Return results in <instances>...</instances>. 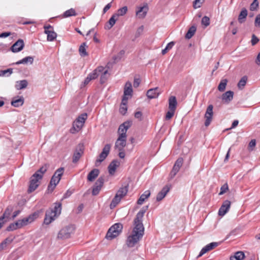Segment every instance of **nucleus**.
I'll return each mask as SVG.
<instances>
[{
    "label": "nucleus",
    "mask_w": 260,
    "mask_h": 260,
    "mask_svg": "<svg viewBox=\"0 0 260 260\" xmlns=\"http://www.w3.org/2000/svg\"><path fill=\"white\" fill-rule=\"evenodd\" d=\"M146 210L141 209L136 215L134 220V229L131 235L127 237L126 244L129 247H132L137 244L144 234V227L142 223L143 217Z\"/></svg>",
    "instance_id": "1"
},
{
    "label": "nucleus",
    "mask_w": 260,
    "mask_h": 260,
    "mask_svg": "<svg viewBox=\"0 0 260 260\" xmlns=\"http://www.w3.org/2000/svg\"><path fill=\"white\" fill-rule=\"evenodd\" d=\"M132 121H126L120 124L118 128L119 137L116 141L115 148L118 151L123 150L126 144V132L132 126Z\"/></svg>",
    "instance_id": "2"
},
{
    "label": "nucleus",
    "mask_w": 260,
    "mask_h": 260,
    "mask_svg": "<svg viewBox=\"0 0 260 260\" xmlns=\"http://www.w3.org/2000/svg\"><path fill=\"white\" fill-rule=\"evenodd\" d=\"M61 203H55L53 208H50L46 211L44 223L47 225L51 223L61 213Z\"/></svg>",
    "instance_id": "3"
},
{
    "label": "nucleus",
    "mask_w": 260,
    "mask_h": 260,
    "mask_svg": "<svg viewBox=\"0 0 260 260\" xmlns=\"http://www.w3.org/2000/svg\"><path fill=\"white\" fill-rule=\"evenodd\" d=\"M129 185L128 184L122 185L117 191L114 198L113 199L110 207L111 209L115 208L120 202L121 199L125 196L128 192Z\"/></svg>",
    "instance_id": "4"
},
{
    "label": "nucleus",
    "mask_w": 260,
    "mask_h": 260,
    "mask_svg": "<svg viewBox=\"0 0 260 260\" xmlns=\"http://www.w3.org/2000/svg\"><path fill=\"white\" fill-rule=\"evenodd\" d=\"M64 172V168L62 167L58 168L56 170L54 174L52 176L49 184L48 186V190L52 192L57 184L60 180L61 177L62 176Z\"/></svg>",
    "instance_id": "5"
},
{
    "label": "nucleus",
    "mask_w": 260,
    "mask_h": 260,
    "mask_svg": "<svg viewBox=\"0 0 260 260\" xmlns=\"http://www.w3.org/2000/svg\"><path fill=\"white\" fill-rule=\"evenodd\" d=\"M87 118L86 113L80 115L73 122V127L71 129V133L75 134L80 131L84 125L85 120Z\"/></svg>",
    "instance_id": "6"
},
{
    "label": "nucleus",
    "mask_w": 260,
    "mask_h": 260,
    "mask_svg": "<svg viewBox=\"0 0 260 260\" xmlns=\"http://www.w3.org/2000/svg\"><path fill=\"white\" fill-rule=\"evenodd\" d=\"M123 228L122 224L120 223L114 224L108 231L106 238L112 240L118 236L121 232Z\"/></svg>",
    "instance_id": "7"
},
{
    "label": "nucleus",
    "mask_w": 260,
    "mask_h": 260,
    "mask_svg": "<svg viewBox=\"0 0 260 260\" xmlns=\"http://www.w3.org/2000/svg\"><path fill=\"white\" fill-rule=\"evenodd\" d=\"M75 228L72 225H68L62 229L58 232L57 238L60 239H66L71 237L72 234L74 233Z\"/></svg>",
    "instance_id": "8"
},
{
    "label": "nucleus",
    "mask_w": 260,
    "mask_h": 260,
    "mask_svg": "<svg viewBox=\"0 0 260 260\" xmlns=\"http://www.w3.org/2000/svg\"><path fill=\"white\" fill-rule=\"evenodd\" d=\"M41 180V176L37 174H34L30 177L29 185L27 192L31 193L35 191L39 185V181Z\"/></svg>",
    "instance_id": "9"
},
{
    "label": "nucleus",
    "mask_w": 260,
    "mask_h": 260,
    "mask_svg": "<svg viewBox=\"0 0 260 260\" xmlns=\"http://www.w3.org/2000/svg\"><path fill=\"white\" fill-rule=\"evenodd\" d=\"M111 149V145L107 144L103 148L102 152L99 156V158L95 162V166H99L101 163L104 161L108 155Z\"/></svg>",
    "instance_id": "10"
},
{
    "label": "nucleus",
    "mask_w": 260,
    "mask_h": 260,
    "mask_svg": "<svg viewBox=\"0 0 260 260\" xmlns=\"http://www.w3.org/2000/svg\"><path fill=\"white\" fill-rule=\"evenodd\" d=\"M104 181L105 179L103 176H101L98 178L93 186L92 190V194L93 196H96L99 194L104 185Z\"/></svg>",
    "instance_id": "11"
},
{
    "label": "nucleus",
    "mask_w": 260,
    "mask_h": 260,
    "mask_svg": "<svg viewBox=\"0 0 260 260\" xmlns=\"http://www.w3.org/2000/svg\"><path fill=\"white\" fill-rule=\"evenodd\" d=\"M39 213L40 212L39 211H37L29 215L28 217L26 218L19 220L20 223H21L22 224V227L27 225V224L33 222L35 219H36L39 217Z\"/></svg>",
    "instance_id": "12"
},
{
    "label": "nucleus",
    "mask_w": 260,
    "mask_h": 260,
    "mask_svg": "<svg viewBox=\"0 0 260 260\" xmlns=\"http://www.w3.org/2000/svg\"><path fill=\"white\" fill-rule=\"evenodd\" d=\"M213 106L212 105H210L208 106L206 111L205 114V118L206 119L205 122V125L208 126L210 125L213 115Z\"/></svg>",
    "instance_id": "13"
},
{
    "label": "nucleus",
    "mask_w": 260,
    "mask_h": 260,
    "mask_svg": "<svg viewBox=\"0 0 260 260\" xmlns=\"http://www.w3.org/2000/svg\"><path fill=\"white\" fill-rule=\"evenodd\" d=\"M231 205V203L230 201H224L218 210V215L221 216H224L229 210Z\"/></svg>",
    "instance_id": "14"
},
{
    "label": "nucleus",
    "mask_w": 260,
    "mask_h": 260,
    "mask_svg": "<svg viewBox=\"0 0 260 260\" xmlns=\"http://www.w3.org/2000/svg\"><path fill=\"white\" fill-rule=\"evenodd\" d=\"M24 46L23 41L19 39L12 46L11 49L13 52H17L22 50Z\"/></svg>",
    "instance_id": "15"
},
{
    "label": "nucleus",
    "mask_w": 260,
    "mask_h": 260,
    "mask_svg": "<svg viewBox=\"0 0 260 260\" xmlns=\"http://www.w3.org/2000/svg\"><path fill=\"white\" fill-rule=\"evenodd\" d=\"M218 246V243L217 242H212L208 245H207L206 246L203 247L202 250H201L199 255H198V257H200L202 256L203 254L206 253L207 252L214 249L215 247H217Z\"/></svg>",
    "instance_id": "16"
},
{
    "label": "nucleus",
    "mask_w": 260,
    "mask_h": 260,
    "mask_svg": "<svg viewBox=\"0 0 260 260\" xmlns=\"http://www.w3.org/2000/svg\"><path fill=\"white\" fill-rule=\"evenodd\" d=\"M158 90V87L149 89L146 94L148 98L150 99L157 98L160 94V92Z\"/></svg>",
    "instance_id": "17"
},
{
    "label": "nucleus",
    "mask_w": 260,
    "mask_h": 260,
    "mask_svg": "<svg viewBox=\"0 0 260 260\" xmlns=\"http://www.w3.org/2000/svg\"><path fill=\"white\" fill-rule=\"evenodd\" d=\"M24 102V99L22 96L14 97L11 101V105L14 107H19L23 105Z\"/></svg>",
    "instance_id": "18"
},
{
    "label": "nucleus",
    "mask_w": 260,
    "mask_h": 260,
    "mask_svg": "<svg viewBox=\"0 0 260 260\" xmlns=\"http://www.w3.org/2000/svg\"><path fill=\"white\" fill-rule=\"evenodd\" d=\"M83 153V149L82 148V146L79 145V149H77L74 153L73 156V162H77L79 160Z\"/></svg>",
    "instance_id": "19"
},
{
    "label": "nucleus",
    "mask_w": 260,
    "mask_h": 260,
    "mask_svg": "<svg viewBox=\"0 0 260 260\" xmlns=\"http://www.w3.org/2000/svg\"><path fill=\"white\" fill-rule=\"evenodd\" d=\"M170 188L168 186H165L162 188L161 190L159 191L156 196V200L160 201L165 198L167 193L169 191Z\"/></svg>",
    "instance_id": "20"
},
{
    "label": "nucleus",
    "mask_w": 260,
    "mask_h": 260,
    "mask_svg": "<svg viewBox=\"0 0 260 260\" xmlns=\"http://www.w3.org/2000/svg\"><path fill=\"white\" fill-rule=\"evenodd\" d=\"M234 92L231 90L228 91L222 94V100L225 103H230L233 99Z\"/></svg>",
    "instance_id": "21"
},
{
    "label": "nucleus",
    "mask_w": 260,
    "mask_h": 260,
    "mask_svg": "<svg viewBox=\"0 0 260 260\" xmlns=\"http://www.w3.org/2000/svg\"><path fill=\"white\" fill-rule=\"evenodd\" d=\"M148 9V7L147 6L140 7L139 10L136 12L137 16L139 18H144L146 15Z\"/></svg>",
    "instance_id": "22"
},
{
    "label": "nucleus",
    "mask_w": 260,
    "mask_h": 260,
    "mask_svg": "<svg viewBox=\"0 0 260 260\" xmlns=\"http://www.w3.org/2000/svg\"><path fill=\"white\" fill-rule=\"evenodd\" d=\"M100 173L99 170L94 169L90 171L87 175V180L89 181L92 182L98 176Z\"/></svg>",
    "instance_id": "23"
},
{
    "label": "nucleus",
    "mask_w": 260,
    "mask_h": 260,
    "mask_svg": "<svg viewBox=\"0 0 260 260\" xmlns=\"http://www.w3.org/2000/svg\"><path fill=\"white\" fill-rule=\"evenodd\" d=\"M247 15H248V12H247V10H246V9L245 8H243L241 10V11L240 12V13L238 16V22L241 24L244 23L246 20V18L247 16Z\"/></svg>",
    "instance_id": "24"
},
{
    "label": "nucleus",
    "mask_w": 260,
    "mask_h": 260,
    "mask_svg": "<svg viewBox=\"0 0 260 260\" xmlns=\"http://www.w3.org/2000/svg\"><path fill=\"white\" fill-rule=\"evenodd\" d=\"M119 165L118 161L113 160L108 166V171L110 175H113L116 171L117 167Z\"/></svg>",
    "instance_id": "25"
},
{
    "label": "nucleus",
    "mask_w": 260,
    "mask_h": 260,
    "mask_svg": "<svg viewBox=\"0 0 260 260\" xmlns=\"http://www.w3.org/2000/svg\"><path fill=\"white\" fill-rule=\"evenodd\" d=\"M177 105V100L175 96H171L169 99V110H175L176 109Z\"/></svg>",
    "instance_id": "26"
},
{
    "label": "nucleus",
    "mask_w": 260,
    "mask_h": 260,
    "mask_svg": "<svg viewBox=\"0 0 260 260\" xmlns=\"http://www.w3.org/2000/svg\"><path fill=\"white\" fill-rule=\"evenodd\" d=\"M34 60V58L32 56H27L26 57H24V58L22 59L21 60L18 61L15 63L16 64H31Z\"/></svg>",
    "instance_id": "27"
},
{
    "label": "nucleus",
    "mask_w": 260,
    "mask_h": 260,
    "mask_svg": "<svg viewBox=\"0 0 260 260\" xmlns=\"http://www.w3.org/2000/svg\"><path fill=\"white\" fill-rule=\"evenodd\" d=\"M150 196V191L149 190L145 191L140 197L137 201V204L139 205H142L146 199L148 198Z\"/></svg>",
    "instance_id": "28"
},
{
    "label": "nucleus",
    "mask_w": 260,
    "mask_h": 260,
    "mask_svg": "<svg viewBox=\"0 0 260 260\" xmlns=\"http://www.w3.org/2000/svg\"><path fill=\"white\" fill-rule=\"evenodd\" d=\"M127 98L123 97L122 101V103L120 105L119 112L122 115H124L127 110L126 103H127Z\"/></svg>",
    "instance_id": "29"
},
{
    "label": "nucleus",
    "mask_w": 260,
    "mask_h": 260,
    "mask_svg": "<svg viewBox=\"0 0 260 260\" xmlns=\"http://www.w3.org/2000/svg\"><path fill=\"white\" fill-rule=\"evenodd\" d=\"M245 257V254L242 251H238L235 253L234 255L230 257V260H242Z\"/></svg>",
    "instance_id": "30"
},
{
    "label": "nucleus",
    "mask_w": 260,
    "mask_h": 260,
    "mask_svg": "<svg viewBox=\"0 0 260 260\" xmlns=\"http://www.w3.org/2000/svg\"><path fill=\"white\" fill-rule=\"evenodd\" d=\"M133 92V89L132 86V84L129 82H127L126 83L124 90V95L125 98L126 95H131Z\"/></svg>",
    "instance_id": "31"
},
{
    "label": "nucleus",
    "mask_w": 260,
    "mask_h": 260,
    "mask_svg": "<svg viewBox=\"0 0 260 260\" xmlns=\"http://www.w3.org/2000/svg\"><path fill=\"white\" fill-rule=\"evenodd\" d=\"M44 32L47 35V40L52 41L55 40L57 37V34L53 30H46Z\"/></svg>",
    "instance_id": "32"
},
{
    "label": "nucleus",
    "mask_w": 260,
    "mask_h": 260,
    "mask_svg": "<svg viewBox=\"0 0 260 260\" xmlns=\"http://www.w3.org/2000/svg\"><path fill=\"white\" fill-rule=\"evenodd\" d=\"M27 85V81L25 80H23L16 82V87L17 89L20 90L26 88Z\"/></svg>",
    "instance_id": "33"
},
{
    "label": "nucleus",
    "mask_w": 260,
    "mask_h": 260,
    "mask_svg": "<svg viewBox=\"0 0 260 260\" xmlns=\"http://www.w3.org/2000/svg\"><path fill=\"white\" fill-rule=\"evenodd\" d=\"M77 15L76 11L73 8H71L69 10L66 11L62 14V16L64 18L69 17L71 16H75Z\"/></svg>",
    "instance_id": "34"
},
{
    "label": "nucleus",
    "mask_w": 260,
    "mask_h": 260,
    "mask_svg": "<svg viewBox=\"0 0 260 260\" xmlns=\"http://www.w3.org/2000/svg\"><path fill=\"white\" fill-rule=\"evenodd\" d=\"M12 211V207L7 208L3 214V216L1 217V220H4L5 221H6L8 219H9Z\"/></svg>",
    "instance_id": "35"
},
{
    "label": "nucleus",
    "mask_w": 260,
    "mask_h": 260,
    "mask_svg": "<svg viewBox=\"0 0 260 260\" xmlns=\"http://www.w3.org/2000/svg\"><path fill=\"white\" fill-rule=\"evenodd\" d=\"M14 237L9 236L6 238L3 242L1 243V249H3L7 247V245L10 244L14 240Z\"/></svg>",
    "instance_id": "36"
},
{
    "label": "nucleus",
    "mask_w": 260,
    "mask_h": 260,
    "mask_svg": "<svg viewBox=\"0 0 260 260\" xmlns=\"http://www.w3.org/2000/svg\"><path fill=\"white\" fill-rule=\"evenodd\" d=\"M127 12V7L126 6H124L122 8H121L117 10L116 13L114 14L117 16V18H118L119 16H122L124 15Z\"/></svg>",
    "instance_id": "37"
},
{
    "label": "nucleus",
    "mask_w": 260,
    "mask_h": 260,
    "mask_svg": "<svg viewBox=\"0 0 260 260\" xmlns=\"http://www.w3.org/2000/svg\"><path fill=\"white\" fill-rule=\"evenodd\" d=\"M196 31V27L194 26H191L188 30L187 31L186 35L185 38L187 39H189L194 35Z\"/></svg>",
    "instance_id": "38"
},
{
    "label": "nucleus",
    "mask_w": 260,
    "mask_h": 260,
    "mask_svg": "<svg viewBox=\"0 0 260 260\" xmlns=\"http://www.w3.org/2000/svg\"><path fill=\"white\" fill-rule=\"evenodd\" d=\"M227 83H228L227 79H222L220 81V82L219 83V84L218 86V90L221 92L223 91L226 88Z\"/></svg>",
    "instance_id": "39"
},
{
    "label": "nucleus",
    "mask_w": 260,
    "mask_h": 260,
    "mask_svg": "<svg viewBox=\"0 0 260 260\" xmlns=\"http://www.w3.org/2000/svg\"><path fill=\"white\" fill-rule=\"evenodd\" d=\"M48 167V165L46 164L41 167L37 171L35 172V174H37L39 175H41L42 179L43 176V174L47 171Z\"/></svg>",
    "instance_id": "40"
},
{
    "label": "nucleus",
    "mask_w": 260,
    "mask_h": 260,
    "mask_svg": "<svg viewBox=\"0 0 260 260\" xmlns=\"http://www.w3.org/2000/svg\"><path fill=\"white\" fill-rule=\"evenodd\" d=\"M79 51L81 56H85L87 55V53L86 51V44L85 43H82L80 45Z\"/></svg>",
    "instance_id": "41"
},
{
    "label": "nucleus",
    "mask_w": 260,
    "mask_h": 260,
    "mask_svg": "<svg viewBox=\"0 0 260 260\" xmlns=\"http://www.w3.org/2000/svg\"><path fill=\"white\" fill-rule=\"evenodd\" d=\"M183 164V159L182 157H179L176 160L173 167L179 171Z\"/></svg>",
    "instance_id": "42"
},
{
    "label": "nucleus",
    "mask_w": 260,
    "mask_h": 260,
    "mask_svg": "<svg viewBox=\"0 0 260 260\" xmlns=\"http://www.w3.org/2000/svg\"><path fill=\"white\" fill-rule=\"evenodd\" d=\"M183 164V159L182 157H179L176 160L173 167L179 171Z\"/></svg>",
    "instance_id": "43"
},
{
    "label": "nucleus",
    "mask_w": 260,
    "mask_h": 260,
    "mask_svg": "<svg viewBox=\"0 0 260 260\" xmlns=\"http://www.w3.org/2000/svg\"><path fill=\"white\" fill-rule=\"evenodd\" d=\"M183 164V159L182 157H179L176 160L173 167L179 171Z\"/></svg>",
    "instance_id": "44"
},
{
    "label": "nucleus",
    "mask_w": 260,
    "mask_h": 260,
    "mask_svg": "<svg viewBox=\"0 0 260 260\" xmlns=\"http://www.w3.org/2000/svg\"><path fill=\"white\" fill-rule=\"evenodd\" d=\"M247 80V77L246 76H243L239 81L238 83V87L240 89H242L246 85Z\"/></svg>",
    "instance_id": "45"
},
{
    "label": "nucleus",
    "mask_w": 260,
    "mask_h": 260,
    "mask_svg": "<svg viewBox=\"0 0 260 260\" xmlns=\"http://www.w3.org/2000/svg\"><path fill=\"white\" fill-rule=\"evenodd\" d=\"M117 19L118 18H117V16H115V14H113L108 21V23L109 25L108 29H110L115 24V22Z\"/></svg>",
    "instance_id": "46"
},
{
    "label": "nucleus",
    "mask_w": 260,
    "mask_h": 260,
    "mask_svg": "<svg viewBox=\"0 0 260 260\" xmlns=\"http://www.w3.org/2000/svg\"><path fill=\"white\" fill-rule=\"evenodd\" d=\"M259 5L258 0H254L250 5V10L253 11L257 10Z\"/></svg>",
    "instance_id": "47"
},
{
    "label": "nucleus",
    "mask_w": 260,
    "mask_h": 260,
    "mask_svg": "<svg viewBox=\"0 0 260 260\" xmlns=\"http://www.w3.org/2000/svg\"><path fill=\"white\" fill-rule=\"evenodd\" d=\"M178 172L179 170L173 167L172 171H171L169 174V179H172L173 178H174Z\"/></svg>",
    "instance_id": "48"
},
{
    "label": "nucleus",
    "mask_w": 260,
    "mask_h": 260,
    "mask_svg": "<svg viewBox=\"0 0 260 260\" xmlns=\"http://www.w3.org/2000/svg\"><path fill=\"white\" fill-rule=\"evenodd\" d=\"M229 189L228 185L227 183L224 184L220 188V191L219 195H222L225 193Z\"/></svg>",
    "instance_id": "49"
},
{
    "label": "nucleus",
    "mask_w": 260,
    "mask_h": 260,
    "mask_svg": "<svg viewBox=\"0 0 260 260\" xmlns=\"http://www.w3.org/2000/svg\"><path fill=\"white\" fill-rule=\"evenodd\" d=\"M107 74H108V70H105L104 73H102L101 76V79H100V82H101V83L103 84L105 82L106 80H107Z\"/></svg>",
    "instance_id": "50"
},
{
    "label": "nucleus",
    "mask_w": 260,
    "mask_h": 260,
    "mask_svg": "<svg viewBox=\"0 0 260 260\" xmlns=\"http://www.w3.org/2000/svg\"><path fill=\"white\" fill-rule=\"evenodd\" d=\"M175 111V110H170L168 111L166 115V119L167 120H170L174 116Z\"/></svg>",
    "instance_id": "51"
},
{
    "label": "nucleus",
    "mask_w": 260,
    "mask_h": 260,
    "mask_svg": "<svg viewBox=\"0 0 260 260\" xmlns=\"http://www.w3.org/2000/svg\"><path fill=\"white\" fill-rule=\"evenodd\" d=\"M143 30H144V26L143 25H141V26L138 27L136 32V34H135V37L138 38V37H140L142 34Z\"/></svg>",
    "instance_id": "52"
},
{
    "label": "nucleus",
    "mask_w": 260,
    "mask_h": 260,
    "mask_svg": "<svg viewBox=\"0 0 260 260\" xmlns=\"http://www.w3.org/2000/svg\"><path fill=\"white\" fill-rule=\"evenodd\" d=\"M202 24L205 26H207L210 24V19L207 16H204L202 19Z\"/></svg>",
    "instance_id": "53"
},
{
    "label": "nucleus",
    "mask_w": 260,
    "mask_h": 260,
    "mask_svg": "<svg viewBox=\"0 0 260 260\" xmlns=\"http://www.w3.org/2000/svg\"><path fill=\"white\" fill-rule=\"evenodd\" d=\"M12 73V69H8L6 70L1 71V76H9Z\"/></svg>",
    "instance_id": "54"
},
{
    "label": "nucleus",
    "mask_w": 260,
    "mask_h": 260,
    "mask_svg": "<svg viewBox=\"0 0 260 260\" xmlns=\"http://www.w3.org/2000/svg\"><path fill=\"white\" fill-rule=\"evenodd\" d=\"M204 0H195L193 2V7L195 9L201 7L202 4L204 2Z\"/></svg>",
    "instance_id": "55"
},
{
    "label": "nucleus",
    "mask_w": 260,
    "mask_h": 260,
    "mask_svg": "<svg viewBox=\"0 0 260 260\" xmlns=\"http://www.w3.org/2000/svg\"><path fill=\"white\" fill-rule=\"evenodd\" d=\"M99 74L96 72V71L94 70L92 73L89 74L88 76L89 77V78L91 80H93L96 79L98 76Z\"/></svg>",
    "instance_id": "56"
},
{
    "label": "nucleus",
    "mask_w": 260,
    "mask_h": 260,
    "mask_svg": "<svg viewBox=\"0 0 260 260\" xmlns=\"http://www.w3.org/2000/svg\"><path fill=\"white\" fill-rule=\"evenodd\" d=\"M256 141L255 139H252L250 141L248 144V148L249 150L252 151L253 150V148L255 146Z\"/></svg>",
    "instance_id": "57"
},
{
    "label": "nucleus",
    "mask_w": 260,
    "mask_h": 260,
    "mask_svg": "<svg viewBox=\"0 0 260 260\" xmlns=\"http://www.w3.org/2000/svg\"><path fill=\"white\" fill-rule=\"evenodd\" d=\"M259 41L258 38L255 35H252V38L251 40V44L252 46L255 45L256 44H257Z\"/></svg>",
    "instance_id": "58"
},
{
    "label": "nucleus",
    "mask_w": 260,
    "mask_h": 260,
    "mask_svg": "<svg viewBox=\"0 0 260 260\" xmlns=\"http://www.w3.org/2000/svg\"><path fill=\"white\" fill-rule=\"evenodd\" d=\"M254 24L256 27H260V14H258L256 16Z\"/></svg>",
    "instance_id": "59"
},
{
    "label": "nucleus",
    "mask_w": 260,
    "mask_h": 260,
    "mask_svg": "<svg viewBox=\"0 0 260 260\" xmlns=\"http://www.w3.org/2000/svg\"><path fill=\"white\" fill-rule=\"evenodd\" d=\"M141 82V80L139 78H135L133 83V86L135 88L138 87Z\"/></svg>",
    "instance_id": "60"
},
{
    "label": "nucleus",
    "mask_w": 260,
    "mask_h": 260,
    "mask_svg": "<svg viewBox=\"0 0 260 260\" xmlns=\"http://www.w3.org/2000/svg\"><path fill=\"white\" fill-rule=\"evenodd\" d=\"M17 230L14 223H11L7 228V231H12Z\"/></svg>",
    "instance_id": "61"
},
{
    "label": "nucleus",
    "mask_w": 260,
    "mask_h": 260,
    "mask_svg": "<svg viewBox=\"0 0 260 260\" xmlns=\"http://www.w3.org/2000/svg\"><path fill=\"white\" fill-rule=\"evenodd\" d=\"M135 118L139 119V120H142V113L140 111L136 112L135 113Z\"/></svg>",
    "instance_id": "62"
},
{
    "label": "nucleus",
    "mask_w": 260,
    "mask_h": 260,
    "mask_svg": "<svg viewBox=\"0 0 260 260\" xmlns=\"http://www.w3.org/2000/svg\"><path fill=\"white\" fill-rule=\"evenodd\" d=\"M91 80L87 76L84 81L83 85H81V87H83L88 84Z\"/></svg>",
    "instance_id": "63"
},
{
    "label": "nucleus",
    "mask_w": 260,
    "mask_h": 260,
    "mask_svg": "<svg viewBox=\"0 0 260 260\" xmlns=\"http://www.w3.org/2000/svg\"><path fill=\"white\" fill-rule=\"evenodd\" d=\"M111 7V3H108L104 8L103 13H105Z\"/></svg>",
    "instance_id": "64"
}]
</instances>
